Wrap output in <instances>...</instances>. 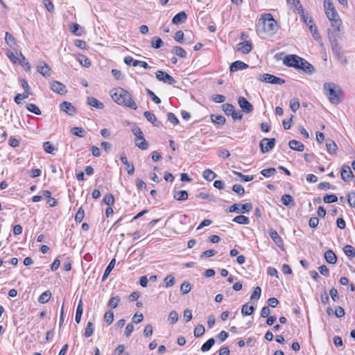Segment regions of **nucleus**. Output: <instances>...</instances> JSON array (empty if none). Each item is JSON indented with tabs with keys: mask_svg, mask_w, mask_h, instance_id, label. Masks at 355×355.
Here are the masks:
<instances>
[{
	"mask_svg": "<svg viewBox=\"0 0 355 355\" xmlns=\"http://www.w3.org/2000/svg\"><path fill=\"white\" fill-rule=\"evenodd\" d=\"M51 296V291L49 290L46 291L40 295L38 298V302L41 304H45L49 301Z\"/></svg>",
	"mask_w": 355,
	"mask_h": 355,
	"instance_id": "34",
	"label": "nucleus"
},
{
	"mask_svg": "<svg viewBox=\"0 0 355 355\" xmlns=\"http://www.w3.org/2000/svg\"><path fill=\"white\" fill-rule=\"evenodd\" d=\"M19 55L20 58L17 63L20 64L25 69L26 71H30L31 69V64L27 61L26 58L23 55L21 52H19Z\"/></svg>",
	"mask_w": 355,
	"mask_h": 355,
	"instance_id": "32",
	"label": "nucleus"
},
{
	"mask_svg": "<svg viewBox=\"0 0 355 355\" xmlns=\"http://www.w3.org/2000/svg\"><path fill=\"white\" fill-rule=\"evenodd\" d=\"M87 103L89 105L96 107L97 109L102 110L104 108L103 103L98 101L94 97H87Z\"/></svg>",
	"mask_w": 355,
	"mask_h": 355,
	"instance_id": "23",
	"label": "nucleus"
},
{
	"mask_svg": "<svg viewBox=\"0 0 355 355\" xmlns=\"http://www.w3.org/2000/svg\"><path fill=\"white\" fill-rule=\"evenodd\" d=\"M155 74L156 78L159 81L164 82V83L173 85L175 83V80L165 71L159 70L156 72Z\"/></svg>",
	"mask_w": 355,
	"mask_h": 355,
	"instance_id": "10",
	"label": "nucleus"
},
{
	"mask_svg": "<svg viewBox=\"0 0 355 355\" xmlns=\"http://www.w3.org/2000/svg\"><path fill=\"white\" fill-rule=\"evenodd\" d=\"M252 209V205L250 202L245 204L235 203L230 207V212L245 214Z\"/></svg>",
	"mask_w": 355,
	"mask_h": 355,
	"instance_id": "6",
	"label": "nucleus"
},
{
	"mask_svg": "<svg viewBox=\"0 0 355 355\" xmlns=\"http://www.w3.org/2000/svg\"><path fill=\"white\" fill-rule=\"evenodd\" d=\"M94 324L92 322H88L87 324V326L85 329V336L86 338L90 337L94 334Z\"/></svg>",
	"mask_w": 355,
	"mask_h": 355,
	"instance_id": "43",
	"label": "nucleus"
},
{
	"mask_svg": "<svg viewBox=\"0 0 355 355\" xmlns=\"http://www.w3.org/2000/svg\"><path fill=\"white\" fill-rule=\"evenodd\" d=\"M288 146L292 150L298 152H302L304 149V144L295 139L291 140L288 143Z\"/></svg>",
	"mask_w": 355,
	"mask_h": 355,
	"instance_id": "22",
	"label": "nucleus"
},
{
	"mask_svg": "<svg viewBox=\"0 0 355 355\" xmlns=\"http://www.w3.org/2000/svg\"><path fill=\"white\" fill-rule=\"evenodd\" d=\"M120 159L121 162L127 166V173L129 175H133L135 172V167L133 164H131L128 162L127 157L125 153H122L120 155Z\"/></svg>",
	"mask_w": 355,
	"mask_h": 355,
	"instance_id": "21",
	"label": "nucleus"
},
{
	"mask_svg": "<svg viewBox=\"0 0 355 355\" xmlns=\"http://www.w3.org/2000/svg\"><path fill=\"white\" fill-rule=\"evenodd\" d=\"M164 44L162 40L157 37H154L151 40V46L154 49H159Z\"/></svg>",
	"mask_w": 355,
	"mask_h": 355,
	"instance_id": "45",
	"label": "nucleus"
},
{
	"mask_svg": "<svg viewBox=\"0 0 355 355\" xmlns=\"http://www.w3.org/2000/svg\"><path fill=\"white\" fill-rule=\"evenodd\" d=\"M71 133L79 137H84L85 136V130L81 127H74L71 128Z\"/></svg>",
	"mask_w": 355,
	"mask_h": 355,
	"instance_id": "42",
	"label": "nucleus"
},
{
	"mask_svg": "<svg viewBox=\"0 0 355 355\" xmlns=\"http://www.w3.org/2000/svg\"><path fill=\"white\" fill-rule=\"evenodd\" d=\"M326 147H327V150L329 154L336 153V150H337V146L334 141H332L331 139H327L326 141Z\"/></svg>",
	"mask_w": 355,
	"mask_h": 355,
	"instance_id": "30",
	"label": "nucleus"
},
{
	"mask_svg": "<svg viewBox=\"0 0 355 355\" xmlns=\"http://www.w3.org/2000/svg\"><path fill=\"white\" fill-rule=\"evenodd\" d=\"M60 110L69 115L73 116L76 113V108L68 101L62 102L60 105Z\"/></svg>",
	"mask_w": 355,
	"mask_h": 355,
	"instance_id": "15",
	"label": "nucleus"
},
{
	"mask_svg": "<svg viewBox=\"0 0 355 355\" xmlns=\"http://www.w3.org/2000/svg\"><path fill=\"white\" fill-rule=\"evenodd\" d=\"M323 200L325 203L336 202L338 200V198L334 194H327L324 196Z\"/></svg>",
	"mask_w": 355,
	"mask_h": 355,
	"instance_id": "58",
	"label": "nucleus"
},
{
	"mask_svg": "<svg viewBox=\"0 0 355 355\" xmlns=\"http://www.w3.org/2000/svg\"><path fill=\"white\" fill-rule=\"evenodd\" d=\"M43 147L46 153L53 154L55 150V147L49 141H46L43 144Z\"/></svg>",
	"mask_w": 355,
	"mask_h": 355,
	"instance_id": "59",
	"label": "nucleus"
},
{
	"mask_svg": "<svg viewBox=\"0 0 355 355\" xmlns=\"http://www.w3.org/2000/svg\"><path fill=\"white\" fill-rule=\"evenodd\" d=\"M146 90L148 96L150 97L152 101H153L156 104H159L161 103L160 98L157 96L153 91L149 89H146Z\"/></svg>",
	"mask_w": 355,
	"mask_h": 355,
	"instance_id": "61",
	"label": "nucleus"
},
{
	"mask_svg": "<svg viewBox=\"0 0 355 355\" xmlns=\"http://www.w3.org/2000/svg\"><path fill=\"white\" fill-rule=\"evenodd\" d=\"M341 178L343 181H349V179L354 177L350 167L347 165H343L340 172Z\"/></svg>",
	"mask_w": 355,
	"mask_h": 355,
	"instance_id": "14",
	"label": "nucleus"
},
{
	"mask_svg": "<svg viewBox=\"0 0 355 355\" xmlns=\"http://www.w3.org/2000/svg\"><path fill=\"white\" fill-rule=\"evenodd\" d=\"M85 216V211L82 207H80L75 216V220L77 223H80Z\"/></svg>",
	"mask_w": 355,
	"mask_h": 355,
	"instance_id": "60",
	"label": "nucleus"
},
{
	"mask_svg": "<svg viewBox=\"0 0 355 355\" xmlns=\"http://www.w3.org/2000/svg\"><path fill=\"white\" fill-rule=\"evenodd\" d=\"M308 26H309V29L310 32L312 33L313 37L315 40L320 39V35H319L317 28L315 26L312 19H309V23H308Z\"/></svg>",
	"mask_w": 355,
	"mask_h": 355,
	"instance_id": "29",
	"label": "nucleus"
},
{
	"mask_svg": "<svg viewBox=\"0 0 355 355\" xmlns=\"http://www.w3.org/2000/svg\"><path fill=\"white\" fill-rule=\"evenodd\" d=\"M324 8L327 18L331 21V30L334 32H340L342 21L331 0H324Z\"/></svg>",
	"mask_w": 355,
	"mask_h": 355,
	"instance_id": "2",
	"label": "nucleus"
},
{
	"mask_svg": "<svg viewBox=\"0 0 355 355\" xmlns=\"http://www.w3.org/2000/svg\"><path fill=\"white\" fill-rule=\"evenodd\" d=\"M269 235L278 247L281 248L283 245V241L276 230L270 229L269 230Z\"/></svg>",
	"mask_w": 355,
	"mask_h": 355,
	"instance_id": "19",
	"label": "nucleus"
},
{
	"mask_svg": "<svg viewBox=\"0 0 355 355\" xmlns=\"http://www.w3.org/2000/svg\"><path fill=\"white\" fill-rule=\"evenodd\" d=\"M135 145L141 150H146L148 148V144L144 137H143V139H135Z\"/></svg>",
	"mask_w": 355,
	"mask_h": 355,
	"instance_id": "44",
	"label": "nucleus"
},
{
	"mask_svg": "<svg viewBox=\"0 0 355 355\" xmlns=\"http://www.w3.org/2000/svg\"><path fill=\"white\" fill-rule=\"evenodd\" d=\"M110 94L112 100L118 105L134 110L137 109V105L134 101L132 94L127 90L121 87L114 88L110 90Z\"/></svg>",
	"mask_w": 355,
	"mask_h": 355,
	"instance_id": "1",
	"label": "nucleus"
},
{
	"mask_svg": "<svg viewBox=\"0 0 355 355\" xmlns=\"http://www.w3.org/2000/svg\"><path fill=\"white\" fill-rule=\"evenodd\" d=\"M104 320L107 324L112 323L114 320V312L112 311H107L104 315Z\"/></svg>",
	"mask_w": 355,
	"mask_h": 355,
	"instance_id": "53",
	"label": "nucleus"
},
{
	"mask_svg": "<svg viewBox=\"0 0 355 355\" xmlns=\"http://www.w3.org/2000/svg\"><path fill=\"white\" fill-rule=\"evenodd\" d=\"M324 259L330 264H335L337 261V257L335 253L331 250H328L324 253Z\"/></svg>",
	"mask_w": 355,
	"mask_h": 355,
	"instance_id": "24",
	"label": "nucleus"
},
{
	"mask_svg": "<svg viewBox=\"0 0 355 355\" xmlns=\"http://www.w3.org/2000/svg\"><path fill=\"white\" fill-rule=\"evenodd\" d=\"M234 109V106L232 104L225 103L223 105V110L227 115H231Z\"/></svg>",
	"mask_w": 355,
	"mask_h": 355,
	"instance_id": "56",
	"label": "nucleus"
},
{
	"mask_svg": "<svg viewBox=\"0 0 355 355\" xmlns=\"http://www.w3.org/2000/svg\"><path fill=\"white\" fill-rule=\"evenodd\" d=\"M257 79L261 82L271 84L282 85L285 83L284 80L269 73L261 74L258 76Z\"/></svg>",
	"mask_w": 355,
	"mask_h": 355,
	"instance_id": "7",
	"label": "nucleus"
},
{
	"mask_svg": "<svg viewBox=\"0 0 355 355\" xmlns=\"http://www.w3.org/2000/svg\"><path fill=\"white\" fill-rule=\"evenodd\" d=\"M232 190L234 192L236 193L240 196H243L245 193V189L243 187L241 184H236L233 185Z\"/></svg>",
	"mask_w": 355,
	"mask_h": 355,
	"instance_id": "57",
	"label": "nucleus"
},
{
	"mask_svg": "<svg viewBox=\"0 0 355 355\" xmlns=\"http://www.w3.org/2000/svg\"><path fill=\"white\" fill-rule=\"evenodd\" d=\"M233 221L241 225H248L250 223L248 217L243 215H239L234 218Z\"/></svg>",
	"mask_w": 355,
	"mask_h": 355,
	"instance_id": "35",
	"label": "nucleus"
},
{
	"mask_svg": "<svg viewBox=\"0 0 355 355\" xmlns=\"http://www.w3.org/2000/svg\"><path fill=\"white\" fill-rule=\"evenodd\" d=\"M323 90L331 104L338 105L341 102L340 96L343 94V90L338 85L326 82L323 84Z\"/></svg>",
	"mask_w": 355,
	"mask_h": 355,
	"instance_id": "3",
	"label": "nucleus"
},
{
	"mask_svg": "<svg viewBox=\"0 0 355 355\" xmlns=\"http://www.w3.org/2000/svg\"><path fill=\"white\" fill-rule=\"evenodd\" d=\"M205 329L203 325L198 324L193 331L194 336L196 338L202 336L205 334Z\"/></svg>",
	"mask_w": 355,
	"mask_h": 355,
	"instance_id": "48",
	"label": "nucleus"
},
{
	"mask_svg": "<svg viewBox=\"0 0 355 355\" xmlns=\"http://www.w3.org/2000/svg\"><path fill=\"white\" fill-rule=\"evenodd\" d=\"M187 19L185 12L182 11L176 14L172 19V23L174 24H180L184 23Z\"/></svg>",
	"mask_w": 355,
	"mask_h": 355,
	"instance_id": "20",
	"label": "nucleus"
},
{
	"mask_svg": "<svg viewBox=\"0 0 355 355\" xmlns=\"http://www.w3.org/2000/svg\"><path fill=\"white\" fill-rule=\"evenodd\" d=\"M254 311V307L252 305L248 306V304H245L242 306L241 313L243 315H250L253 313Z\"/></svg>",
	"mask_w": 355,
	"mask_h": 355,
	"instance_id": "38",
	"label": "nucleus"
},
{
	"mask_svg": "<svg viewBox=\"0 0 355 355\" xmlns=\"http://www.w3.org/2000/svg\"><path fill=\"white\" fill-rule=\"evenodd\" d=\"M120 300V297L118 295L112 297L108 302V306L112 309H115L118 306Z\"/></svg>",
	"mask_w": 355,
	"mask_h": 355,
	"instance_id": "49",
	"label": "nucleus"
},
{
	"mask_svg": "<svg viewBox=\"0 0 355 355\" xmlns=\"http://www.w3.org/2000/svg\"><path fill=\"white\" fill-rule=\"evenodd\" d=\"M238 103L242 112L245 114H250L253 110L252 105L244 97L239 96L238 98Z\"/></svg>",
	"mask_w": 355,
	"mask_h": 355,
	"instance_id": "11",
	"label": "nucleus"
},
{
	"mask_svg": "<svg viewBox=\"0 0 355 355\" xmlns=\"http://www.w3.org/2000/svg\"><path fill=\"white\" fill-rule=\"evenodd\" d=\"M115 262H116L115 259H112L110 261V262L109 263L108 266L106 267V268L104 271L103 275L102 277V281H105L107 278V277L109 276L111 271L112 270V269L114 267Z\"/></svg>",
	"mask_w": 355,
	"mask_h": 355,
	"instance_id": "28",
	"label": "nucleus"
},
{
	"mask_svg": "<svg viewBox=\"0 0 355 355\" xmlns=\"http://www.w3.org/2000/svg\"><path fill=\"white\" fill-rule=\"evenodd\" d=\"M78 61L83 67H89L91 65L90 60L84 55L78 56Z\"/></svg>",
	"mask_w": 355,
	"mask_h": 355,
	"instance_id": "54",
	"label": "nucleus"
},
{
	"mask_svg": "<svg viewBox=\"0 0 355 355\" xmlns=\"http://www.w3.org/2000/svg\"><path fill=\"white\" fill-rule=\"evenodd\" d=\"M252 48V46L251 42L245 41V42H240L238 44L237 49L239 51H241L243 53L247 54L251 51Z\"/></svg>",
	"mask_w": 355,
	"mask_h": 355,
	"instance_id": "18",
	"label": "nucleus"
},
{
	"mask_svg": "<svg viewBox=\"0 0 355 355\" xmlns=\"http://www.w3.org/2000/svg\"><path fill=\"white\" fill-rule=\"evenodd\" d=\"M188 193L185 190L175 191L173 193V198L178 201L185 200L188 198Z\"/></svg>",
	"mask_w": 355,
	"mask_h": 355,
	"instance_id": "27",
	"label": "nucleus"
},
{
	"mask_svg": "<svg viewBox=\"0 0 355 355\" xmlns=\"http://www.w3.org/2000/svg\"><path fill=\"white\" fill-rule=\"evenodd\" d=\"M50 87L53 92L60 95H64L67 92L66 86L62 83L56 80L51 82Z\"/></svg>",
	"mask_w": 355,
	"mask_h": 355,
	"instance_id": "12",
	"label": "nucleus"
},
{
	"mask_svg": "<svg viewBox=\"0 0 355 355\" xmlns=\"http://www.w3.org/2000/svg\"><path fill=\"white\" fill-rule=\"evenodd\" d=\"M248 67V65L245 62L240 60H236L231 64L230 70L231 73H234L239 70L245 69Z\"/></svg>",
	"mask_w": 355,
	"mask_h": 355,
	"instance_id": "16",
	"label": "nucleus"
},
{
	"mask_svg": "<svg viewBox=\"0 0 355 355\" xmlns=\"http://www.w3.org/2000/svg\"><path fill=\"white\" fill-rule=\"evenodd\" d=\"M214 344H215L214 338H209L201 346V350L202 352H207L212 347V346Z\"/></svg>",
	"mask_w": 355,
	"mask_h": 355,
	"instance_id": "39",
	"label": "nucleus"
},
{
	"mask_svg": "<svg viewBox=\"0 0 355 355\" xmlns=\"http://www.w3.org/2000/svg\"><path fill=\"white\" fill-rule=\"evenodd\" d=\"M275 145V139L264 138L262 139L259 142L260 149L262 153H266L270 152Z\"/></svg>",
	"mask_w": 355,
	"mask_h": 355,
	"instance_id": "8",
	"label": "nucleus"
},
{
	"mask_svg": "<svg viewBox=\"0 0 355 355\" xmlns=\"http://www.w3.org/2000/svg\"><path fill=\"white\" fill-rule=\"evenodd\" d=\"M275 168H268L261 170L260 173L265 178H270L275 175Z\"/></svg>",
	"mask_w": 355,
	"mask_h": 355,
	"instance_id": "46",
	"label": "nucleus"
},
{
	"mask_svg": "<svg viewBox=\"0 0 355 355\" xmlns=\"http://www.w3.org/2000/svg\"><path fill=\"white\" fill-rule=\"evenodd\" d=\"M327 34L333 53L337 58H341L343 53L337 42V37H340V32H334L331 29H329Z\"/></svg>",
	"mask_w": 355,
	"mask_h": 355,
	"instance_id": "5",
	"label": "nucleus"
},
{
	"mask_svg": "<svg viewBox=\"0 0 355 355\" xmlns=\"http://www.w3.org/2000/svg\"><path fill=\"white\" fill-rule=\"evenodd\" d=\"M300 61H301V58L298 55H288L284 58L283 62L288 67L297 69V67H299Z\"/></svg>",
	"mask_w": 355,
	"mask_h": 355,
	"instance_id": "9",
	"label": "nucleus"
},
{
	"mask_svg": "<svg viewBox=\"0 0 355 355\" xmlns=\"http://www.w3.org/2000/svg\"><path fill=\"white\" fill-rule=\"evenodd\" d=\"M211 119L214 123L218 125H224L225 123V118L222 115L211 114Z\"/></svg>",
	"mask_w": 355,
	"mask_h": 355,
	"instance_id": "36",
	"label": "nucleus"
},
{
	"mask_svg": "<svg viewBox=\"0 0 355 355\" xmlns=\"http://www.w3.org/2000/svg\"><path fill=\"white\" fill-rule=\"evenodd\" d=\"M290 107L293 112H295L300 107L298 99L293 98L290 102Z\"/></svg>",
	"mask_w": 355,
	"mask_h": 355,
	"instance_id": "63",
	"label": "nucleus"
},
{
	"mask_svg": "<svg viewBox=\"0 0 355 355\" xmlns=\"http://www.w3.org/2000/svg\"><path fill=\"white\" fill-rule=\"evenodd\" d=\"M83 313V301L80 299L79 300V302H78V306L76 309V316H75V320L77 323L80 322Z\"/></svg>",
	"mask_w": 355,
	"mask_h": 355,
	"instance_id": "33",
	"label": "nucleus"
},
{
	"mask_svg": "<svg viewBox=\"0 0 355 355\" xmlns=\"http://www.w3.org/2000/svg\"><path fill=\"white\" fill-rule=\"evenodd\" d=\"M281 201L285 206L293 207L294 206V199L289 194H284L281 198Z\"/></svg>",
	"mask_w": 355,
	"mask_h": 355,
	"instance_id": "26",
	"label": "nucleus"
},
{
	"mask_svg": "<svg viewBox=\"0 0 355 355\" xmlns=\"http://www.w3.org/2000/svg\"><path fill=\"white\" fill-rule=\"evenodd\" d=\"M5 40H6V44L12 49H15L16 46H17L16 42H15V40L14 38V37L10 34L9 33L6 32V37H5Z\"/></svg>",
	"mask_w": 355,
	"mask_h": 355,
	"instance_id": "31",
	"label": "nucleus"
},
{
	"mask_svg": "<svg viewBox=\"0 0 355 355\" xmlns=\"http://www.w3.org/2000/svg\"><path fill=\"white\" fill-rule=\"evenodd\" d=\"M259 26H262L263 31L274 34L278 30V24L270 13L264 14L259 19Z\"/></svg>",
	"mask_w": 355,
	"mask_h": 355,
	"instance_id": "4",
	"label": "nucleus"
},
{
	"mask_svg": "<svg viewBox=\"0 0 355 355\" xmlns=\"http://www.w3.org/2000/svg\"><path fill=\"white\" fill-rule=\"evenodd\" d=\"M297 69H301L304 72L309 74H312L314 72L313 66L302 58L301 61H300V64L299 67H297Z\"/></svg>",
	"mask_w": 355,
	"mask_h": 355,
	"instance_id": "13",
	"label": "nucleus"
},
{
	"mask_svg": "<svg viewBox=\"0 0 355 355\" xmlns=\"http://www.w3.org/2000/svg\"><path fill=\"white\" fill-rule=\"evenodd\" d=\"M164 286L169 288L173 286L175 283V279L172 275H168L164 279Z\"/></svg>",
	"mask_w": 355,
	"mask_h": 355,
	"instance_id": "40",
	"label": "nucleus"
},
{
	"mask_svg": "<svg viewBox=\"0 0 355 355\" xmlns=\"http://www.w3.org/2000/svg\"><path fill=\"white\" fill-rule=\"evenodd\" d=\"M70 31L73 34L77 36H80L82 35L81 27L78 24H72L70 26Z\"/></svg>",
	"mask_w": 355,
	"mask_h": 355,
	"instance_id": "50",
	"label": "nucleus"
},
{
	"mask_svg": "<svg viewBox=\"0 0 355 355\" xmlns=\"http://www.w3.org/2000/svg\"><path fill=\"white\" fill-rule=\"evenodd\" d=\"M144 115L146 118V119L155 126H161V121L157 120L156 116L154 114L151 113L150 112L146 111L144 112Z\"/></svg>",
	"mask_w": 355,
	"mask_h": 355,
	"instance_id": "17",
	"label": "nucleus"
},
{
	"mask_svg": "<svg viewBox=\"0 0 355 355\" xmlns=\"http://www.w3.org/2000/svg\"><path fill=\"white\" fill-rule=\"evenodd\" d=\"M167 119L168 121H170L173 125H176L178 124L179 123V120L178 119V118L176 117V116L172 113V112H168L167 114Z\"/></svg>",
	"mask_w": 355,
	"mask_h": 355,
	"instance_id": "64",
	"label": "nucleus"
},
{
	"mask_svg": "<svg viewBox=\"0 0 355 355\" xmlns=\"http://www.w3.org/2000/svg\"><path fill=\"white\" fill-rule=\"evenodd\" d=\"M202 177L208 181H211L216 177V174L211 170L206 169L203 171Z\"/></svg>",
	"mask_w": 355,
	"mask_h": 355,
	"instance_id": "47",
	"label": "nucleus"
},
{
	"mask_svg": "<svg viewBox=\"0 0 355 355\" xmlns=\"http://www.w3.org/2000/svg\"><path fill=\"white\" fill-rule=\"evenodd\" d=\"M26 109L29 112H31L32 113H34V114H35L37 115L41 114V111L39 109V107L36 105H35L33 103L27 104Z\"/></svg>",
	"mask_w": 355,
	"mask_h": 355,
	"instance_id": "52",
	"label": "nucleus"
},
{
	"mask_svg": "<svg viewBox=\"0 0 355 355\" xmlns=\"http://www.w3.org/2000/svg\"><path fill=\"white\" fill-rule=\"evenodd\" d=\"M50 67L45 62H40L37 66V71L44 76H49Z\"/></svg>",
	"mask_w": 355,
	"mask_h": 355,
	"instance_id": "25",
	"label": "nucleus"
},
{
	"mask_svg": "<svg viewBox=\"0 0 355 355\" xmlns=\"http://www.w3.org/2000/svg\"><path fill=\"white\" fill-rule=\"evenodd\" d=\"M103 202L109 206L113 205L114 202L113 195L111 193H107L103 198Z\"/></svg>",
	"mask_w": 355,
	"mask_h": 355,
	"instance_id": "62",
	"label": "nucleus"
},
{
	"mask_svg": "<svg viewBox=\"0 0 355 355\" xmlns=\"http://www.w3.org/2000/svg\"><path fill=\"white\" fill-rule=\"evenodd\" d=\"M191 290V284L189 282H184L180 286V292L183 294H187Z\"/></svg>",
	"mask_w": 355,
	"mask_h": 355,
	"instance_id": "51",
	"label": "nucleus"
},
{
	"mask_svg": "<svg viewBox=\"0 0 355 355\" xmlns=\"http://www.w3.org/2000/svg\"><path fill=\"white\" fill-rule=\"evenodd\" d=\"M172 53L180 58H185L187 56V52L181 46H175L173 47Z\"/></svg>",
	"mask_w": 355,
	"mask_h": 355,
	"instance_id": "37",
	"label": "nucleus"
},
{
	"mask_svg": "<svg viewBox=\"0 0 355 355\" xmlns=\"http://www.w3.org/2000/svg\"><path fill=\"white\" fill-rule=\"evenodd\" d=\"M132 132L136 137L135 139H143V137H144L142 130L138 126H134L132 128Z\"/></svg>",
	"mask_w": 355,
	"mask_h": 355,
	"instance_id": "55",
	"label": "nucleus"
},
{
	"mask_svg": "<svg viewBox=\"0 0 355 355\" xmlns=\"http://www.w3.org/2000/svg\"><path fill=\"white\" fill-rule=\"evenodd\" d=\"M343 251L345 254L349 258H354L355 257V250L350 245H346L343 248Z\"/></svg>",
	"mask_w": 355,
	"mask_h": 355,
	"instance_id": "41",
	"label": "nucleus"
}]
</instances>
